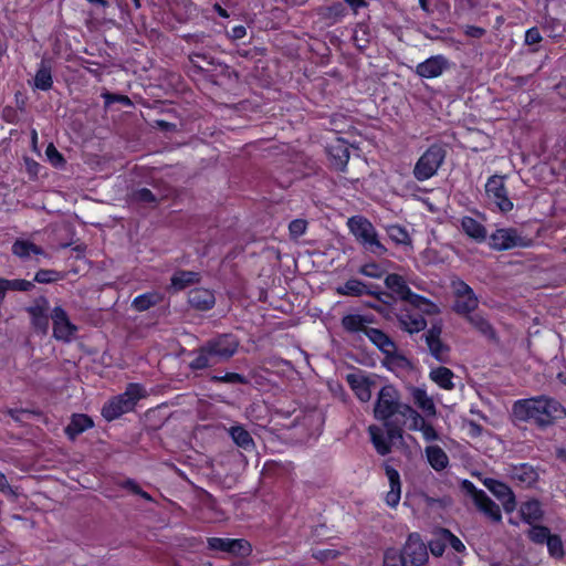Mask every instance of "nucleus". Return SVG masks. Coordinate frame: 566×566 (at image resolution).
Here are the masks:
<instances>
[{
	"label": "nucleus",
	"instance_id": "nucleus-22",
	"mask_svg": "<svg viewBox=\"0 0 566 566\" xmlns=\"http://www.w3.org/2000/svg\"><path fill=\"white\" fill-rule=\"evenodd\" d=\"M368 339L386 357H395L397 346L395 342L381 329L370 327L366 331Z\"/></svg>",
	"mask_w": 566,
	"mask_h": 566
},
{
	"label": "nucleus",
	"instance_id": "nucleus-9",
	"mask_svg": "<svg viewBox=\"0 0 566 566\" xmlns=\"http://www.w3.org/2000/svg\"><path fill=\"white\" fill-rule=\"evenodd\" d=\"M53 337L63 343H70L77 332V326L70 321L69 314L62 306H55L51 312Z\"/></svg>",
	"mask_w": 566,
	"mask_h": 566
},
{
	"label": "nucleus",
	"instance_id": "nucleus-39",
	"mask_svg": "<svg viewBox=\"0 0 566 566\" xmlns=\"http://www.w3.org/2000/svg\"><path fill=\"white\" fill-rule=\"evenodd\" d=\"M453 376L452 370L447 367H437L430 371V379L446 390L454 388Z\"/></svg>",
	"mask_w": 566,
	"mask_h": 566
},
{
	"label": "nucleus",
	"instance_id": "nucleus-18",
	"mask_svg": "<svg viewBox=\"0 0 566 566\" xmlns=\"http://www.w3.org/2000/svg\"><path fill=\"white\" fill-rule=\"evenodd\" d=\"M188 303L196 311H209L216 304L214 292L205 287L192 289L188 293Z\"/></svg>",
	"mask_w": 566,
	"mask_h": 566
},
{
	"label": "nucleus",
	"instance_id": "nucleus-10",
	"mask_svg": "<svg viewBox=\"0 0 566 566\" xmlns=\"http://www.w3.org/2000/svg\"><path fill=\"white\" fill-rule=\"evenodd\" d=\"M216 361L230 359L239 348V340L231 334H222L206 342Z\"/></svg>",
	"mask_w": 566,
	"mask_h": 566
},
{
	"label": "nucleus",
	"instance_id": "nucleus-23",
	"mask_svg": "<svg viewBox=\"0 0 566 566\" xmlns=\"http://www.w3.org/2000/svg\"><path fill=\"white\" fill-rule=\"evenodd\" d=\"M385 472L389 482L390 490L386 493L385 501L388 506L396 507L399 504L401 497V482L399 472L386 464Z\"/></svg>",
	"mask_w": 566,
	"mask_h": 566
},
{
	"label": "nucleus",
	"instance_id": "nucleus-15",
	"mask_svg": "<svg viewBox=\"0 0 566 566\" xmlns=\"http://www.w3.org/2000/svg\"><path fill=\"white\" fill-rule=\"evenodd\" d=\"M336 293L344 296H363L373 295L375 297L387 296V292L374 289V285H368L360 280L349 279L343 285L336 287Z\"/></svg>",
	"mask_w": 566,
	"mask_h": 566
},
{
	"label": "nucleus",
	"instance_id": "nucleus-13",
	"mask_svg": "<svg viewBox=\"0 0 566 566\" xmlns=\"http://www.w3.org/2000/svg\"><path fill=\"white\" fill-rule=\"evenodd\" d=\"M451 67V62L442 54L428 57L417 64L415 73L421 78H436Z\"/></svg>",
	"mask_w": 566,
	"mask_h": 566
},
{
	"label": "nucleus",
	"instance_id": "nucleus-45",
	"mask_svg": "<svg viewBox=\"0 0 566 566\" xmlns=\"http://www.w3.org/2000/svg\"><path fill=\"white\" fill-rule=\"evenodd\" d=\"M401 420H410L409 429L412 431H420L422 427L427 423L426 420L418 413L413 408L409 405L402 407Z\"/></svg>",
	"mask_w": 566,
	"mask_h": 566
},
{
	"label": "nucleus",
	"instance_id": "nucleus-36",
	"mask_svg": "<svg viewBox=\"0 0 566 566\" xmlns=\"http://www.w3.org/2000/svg\"><path fill=\"white\" fill-rule=\"evenodd\" d=\"M34 87L41 91H49L52 88L53 78H52V69L48 61L42 60L40 67L38 69L34 78H33Z\"/></svg>",
	"mask_w": 566,
	"mask_h": 566
},
{
	"label": "nucleus",
	"instance_id": "nucleus-63",
	"mask_svg": "<svg viewBox=\"0 0 566 566\" xmlns=\"http://www.w3.org/2000/svg\"><path fill=\"white\" fill-rule=\"evenodd\" d=\"M420 432L422 433L423 439L427 441H434L439 438L438 432L430 423H426L422 429H420Z\"/></svg>",
	"mask_w": 566,
	"mask_h": 566
},
{
	"label": "nucleus",
	"instance_id": "nucleus-54",
	"mask_svg": "<svg viewBox=\"0 0 566 566\" xmlns=\"http://www.w3.org/2000/svg\"><path fill=\"white\" fill-rule=\"evenodd\" d=\"M214 382H227V384H242L247 385L249 380L245 376L238 373H227L222 376H213L211 378Z\"/></svg>",
	"mask_w": 566,
	"mask_h": 566
},
{
	"label": "nucleus",
	"instance_id": "nucleus-7",
	"mask_svg": "<svg viewBox=\"0 0 566 566\" xmlns=\"http://www.w3.org/2000/svg\"><path fill=\"white\" fill-rule=\"evenodd\" d=\"M533 239L523 235L515 228L496 229L490 235V247L495 251H506L516 248L526 249L533 247Z\"/></svg>",
	"mask_w": 566,
	"mask_h": 566
},
{
	"label": "nucleus",
	"instance_id": "nucleus-4",
	"mask_svg": "<svg viewBox=\"0 0 566 566\" xmlns=\"http://www.w3.org/2000/svg\"><path fill=\"white\" fill-rule=\"evenodd\" d=\"M447 156L443 146L439 144L431 145L417 160L413 167V177L418 181H426L433 177Z\"/></svg>",
	"mask_w": 566,
	"mask_h": 566
},
{
	"label": "nucleus",
	"instance_id": "nucleus-61",
	"mask_svg": "<svg viewBox=\"0 0 566 566\" xmlns=\"http://www.w3.org/2000/svg\"><path fill=\"white\" fill-rule=\"evenodd\" d=\"M8 413L17 422H22L23 421V417H22L23 415H30V413H32V415H40L39 411H32V410L22 409V408H20V409H18V408L9 409Z\"/></svg>",
	"mask_w": 566,
	"mask_h": 566
},
{
	"label": "nucleus",
	"instance_id": "nucleus-34",
	"mask_svg": "<svg viewBox=\"0 0 566 566\" xmlns=\"http://www.w3.org/2000/svg\"><path fill=\"white\" fill-rule=\"evenodd\" d=\"M200 279L201 276L199 272L179 270L172 274L170 283L171 287L176 291H181L191 284L198 283Z\"/></svg>",
	"mask_w": 566,
	"mask_h": 566
},
{
	"label": "nucleus",
	"instance_id": "nucleus-19",
	"mask_svg": "<svg viewBox=\"0 0 566 566\" xmlns=\"http://www.w3.org/2000/svg\"><path fill=\"white\" fill-rule=\"evenodd\" d=\"M506 471L512 480L524 486H532L538 480V472L530 463L511 464Z\"/></svg>",
	"mask_w": 566,
	"mask_h": 566
},
{
	"label": "nucleus",
	"instance_id": "nucleus-38",
	"mask_svg": "<svg viewBox=\"0 0 566 566\" xmlns=\"http://www.w3.org/2000/svg\"><path fill=\"white\" fill-rule=\"evenodd\" d=\"M328 153L334 167L338 170H344L349 159V149L346 144L338 140L328 147Z\"/></svg>",
	"mask_w": 566,
	"mask_h": 566
},
{
	"label": "nucleus",
	"instance_id": "nucleus-52",
	"mask_svg": "<svg viewBox=\"0 0 566 566\" xmlns=\"http://www.w3.org/2000/svg\"><path fill=\"white\" fill-rule=\"evenodd\" d=\"M361 275L371 277V279H380L385 274V270L377 263L370 262L361 265L358 270Z\"/></svg>",
	"mask_w": 566,
	"mask_h": 566
},
{
	"label": "nucleus",
	"instance_id": "nucleus-35",
	"mask_svg": "<svg viewBox=\"0 0 566 566\" xmlns=\"http://www.w3.org/2000/svg\"><path fill=\"white\" fill-rule=\"evenodd\" d=\"M27 313L30 315L31 325L36 333L42 335H46L49 331V315L48 312L42 311L38 306H28L25 308Z\"/></svg>",
	"mask_w": 566,
	"mask_h": 566
},
{
	"label": "nucleus",
	"instance_id": "nucleus-59",
	"mask_svg": "<svg viewBox=\"0 0 566 566\" xmlns=\"http://www.w3.org/2000/svg\"><path fill=\"white\" fill-rule=\"evenodd\" d=\"M542 41L541 32L537 28H531L525 32V44L535 45Z\"/></svg>",
	"mask_w": 566,
	"mask_h": 566
},
{
	"label": "nucleus",
	"instance_id": "nucleus-41",
	"mask_svg": "<svg viewBox=\"0 0 566 566\" xmlns=\"http://www.w3.org/2000/svg\"><path fill=\"white\" fill-rule=\"evenodd\" d=\"M412 398L415 403L428 416L436 415V406L431 397H429L424 389L413 388Z\"/></svg>",
	"mask_w": 566,
	"mask_h": 566
},
{
	"label": "nucleus",
	"instance_id": "nucleus-47",
	"mask_svg": "<svg viewBox=\"0 0 566 566\" xmlns=\"http://www.w3.org/2000/svg\"><path fill=\"white\" fill-rule=\"evenodd\" d=\"M347 15V7L344 2H334L325 9L324 17L336 23Z\"/></svg>",
	"mask_w": 566,
	"mask_h": 566
},
{
	"label": "nucleus",
	"instance_id": "nucleus-44",
	"mask_svg": "<svg viewBox=\"0 0 566 566\" xmlns=\"http://www.w3.org/2000/svg\"><path fill=\"white\" fill-rule=\"evenodd\" d=\"M65 279V273L52 269H41L39 270L33 279V283H40V284H50L55 283L59 281H62Z\"/></svg>",
	"mask_w": 566,
	"mask_h": 566
},
{
	"label": "nucleus",
	"instance_id": "nucleus-5",
	"mask_svg": "<svg viewBox=\"0 0 566 566\" xmlns=\"http://www.w3.org/2000/svg\"><path fill=\"white\" fill-rule=\"evenodd\" d=\"M406 406L399 401L398 391L392 386H384L378 392L374 415L381 421L391 420L394 417L400 418L402 407Z\"/></svg>",
	"mask_w": 566,
	"mask_h": 566
},
{
	"label": "nucleus",
	"instance_id": "nucleus-51",
	"mask_svg": "<svg viewBox=\"0 0 566 566\" xmlns=\"http://www.w3.org/2000/svg\"><path fill=\"white\" fill-rule=\"evenodd\" d=\"M547 549L551 556L562 558L564 556V547L562 539L558 535H551L546 542Z\"/></svg>",
	"mask_w": 566,
	"mask_h": 566
},
{
	"label": "nucleus",
	"instance_id": "nucleus-1",
	"mask_svg": "<svg viewBox=\"0 0 566 566\" xmlns=\"http://www.w3.org/2000/svg\"><path fill=\"white\" fill-rule=\"evenodd\" d=\"M513 413L520 420L533 421L544 428L565 418L566 409L555 398L537 396L515 401Z\"/></svg>",
	"mask_w": 566,
	"mask_h": 566
},
{
	"label": "nucleus",
	"instance_id": "nucleus-29",
	"mask_svg": "<svg viewBox=\"0 0 566 566\" xmlns=\"http://www.w3.org/2000/svg\"><path fill=\"white\" fill-rule=\"evenodd\" d=\"M520 515L522 521L530 525L541 521L544 515L541 502L533 499L522 503L520 506Z\"/></svg>",
	"mask_w": 566,
	"mask_h": 566
},
{
	"label": "nucleus",
	"instance_id": "nucleus-25",
	"mask_svg": "<svg viewBox=\"0 0 566 566\" xmlns=\"http://www.w3.org/2000/svg\"><path fill=\"white\" fill-rule=\"evenodd\" d=\"M94 426L93 419L84 413H74L70 423L65 427V434L70 440H75L77 436Z\"/></svg>",
	"mask_w": 566,
	"mask_h": 566
},
{
	"label": "nucleus",
	"instance_id": "nucleus-55",
	"mask_svg": "<svg viewBox=\"0 0 566 566\" xmlns=\"http://www.w3.org/2000/svg\"><path fill=\"white\" fill-rule=\"evenodd\" d=\"M6 285L8 286V290L20 291V292H29L32 289H34V283L32 281H28V280H23V279H14V280L6 279Z\"/></svg>",
	"mask_w": 566,
	"mask_h": 566
},
{
	"label": "nucleus",
	"instance_id": "nucleus-6",
	"mask_svg": "<svg viewBox=\"0 0 566 566\" xmlns=\"http://www.w3.org/2000/svg\"><path fill=\"white\" fill-rule=\"evenodd\" d=\"M451 289L454 297L452 311L455 314L465 317L478 310L479 297L473 289L463 280L457 279L452 281Z\"/></svg>",
	"mask_w": 566,
	"mask_h": 566
},
{
	"label": "nucleus",
	"instance_id": "nucleus-60",
	"mask_svg": "<svg viewBox=\"0 0 566 566\" xmlns=\"http://www.w3.org/2000/svg\"><path fill=\"white\" fill-rule=\"evenodd\" d=\"M463 490L471 495L473 502L480 497V493H485L483 490L478 489L471 481L464 480L462 482Z\"/></svg>",
	"mask_w": 566,
	"mask_h": 566
},
{
	"label": "nucleus",
	"instance_id": "nucleus-26",
	"mask_svg": "<svg viewBox=\"0 0 566 566\" xmlns=\"http://www.w3.org/2000/svg\"><path fill=\"white\" fill-rule=\"evenodd\" d=\"M476 509L485 515L491 522L500 523L502 513L500 506L492 501L486 493H480V497L474 502Z\"/></svg>",
	"mask_w": 566,
	"mask_h": 566
},
{
	"label": "nucleus",
	"instance_id": "nucleus-64",
	"mask_svg": "<svg viewBox=\"0 0 566 566\" xmlns=\"http://www.w3.org/2000/svg\"><path fill=\"white\" fill-rule=\"evenodd\" d=\"M464 32H465V34H467L468 36L479 39V38H481L482 35H484L485 30H484V29H482V28H480V27H475V25H468V27L465 28V31H464Z\"/></svg>",
	"mask_w": 566,
	"mask_h": 566
},
{
	"label": "nucleus",
	"instance_id": "nucleus-49",
	"mask_svg": "<svg viewBox=\"0 0 566 566\" xmlns=\"http://www.w3.org/2000/svg\"><path fill=\"white\" fill-rule=\"evenodd\" d=\"M548 527L543 525H533L527 533L528 538L536 544H544L551 536Z\"/></svg>",
	"mask_w": 566,
	"mask_h": 566
},
{
	"label": "nucleus",
	"instance_id": "nucleus-11",
	"mask_svg": "<svg viewBox=\"0 0 566 566\" xmlns=\"http://www.w3.org/2000/svg\"><path fill=\"white\" fill-rule=\"evenodd\" d=\"M441 324H432L431 327L422 335L427 348L432 357L440 363H447L449 359L450 348L441 339Z\"/></svg>",
	"mask_w": 566,
	"mask_h": 566
},
{
	"label": "nucleus",
	"instance_id": "nucleus-58",
	"mask_svg": "<svg viewBox=\"0 0 566 566\" xmlns=\"http://www.w3.org/2000/svg\"><path fill=\"white\" fill-rule=\"evenodd\" d=\"M444 538L449 543V545L458 553H461L465 551L464 544L461 542L460 538H458L455 535H453L450 531L444 530Z\"/></svg>",
	"mask_w": 566,
	"mask_h": 566
},
{
	"label": "nucleus",
	"instance_id": "nucleus-27",
	"mask_svg": "<svg viewBox=\"0 0 566 566\" xmlns=\"http://www.w3.org/2000/svg\"><path fill=\"white\" fill-rule=\"evenodd\" d=\"M191 355H195L193 359L189 363L191 370H202L218 364L206 343L197 350H193Z\"/></svg>",
	"mask_w": 566,
	"mask_h": 566
},
{
	"label": "nucleus",
	"instance_id": "nucleus-57",
	"mask_svg": "<svg viewBox=\"0 0 566 566\" xmlns=\"http://www.w3.org/2000/svg\"><path fill=\"white\" fill-rule=\"evenodd\" d=\"M306 228H307V222L305 220L295 219V220L291 221L289 224L290 235L294 239H297L305 233Z\"/></svg>",
	"mask_w": 566,
	"mask_h": 566
},
{
	"label": "nucleus",
	"instance_id": "nucleus-42",
	"mask_svg": "<svg viewBox=\"0 0 566 566\" xmlns=\"http://www.w3.org/2000/svg\"><path fill=\"white\" fill-rule=\"evenodd\" d=\"M385 229L390 240H392L396 244H411V238L405 227L400 224H388Z\"/></svg>",
	"mask_w": 566,
	"mask_h": 566
},
{
	"label": "nucleus",
	"instance_id": "nucleus-3",
	"mask_svg": "<svg viewBox=\"0 0 566 566\" xmlns=\"http://www.w3.org/2000/svg\"><path fill=\"white\" fill-rule=\"evenodd\" d=\"M140 399L142 385L128 384L123 394L112 397L104 403L101 413L106 421L111 422L124 413L133 411Z\"/></svg>",
	"mask_w": 566,
	"mask_h": 566
},
{
	"label": "nucleus",
	"instance_id": "nucleus-16",
	"mask_svg": "<svg viewBox=\"0 0 566 566\" xmlns=\"http://www.w3.org/2000/svg\"><path fill=\"white\" fill-rule=\"evenodd\" d=\"M208 547L213 551L239 555H245L250 552V544L244 539L210 537L208 538Z\"/></svg>",
	"mask_w": 566,
	"mask_h": 566
},
{
	"label": "nucleus",
	"instance_id": "nucleus-50",
	"mask_svg": "<svg viewBox=\"0 0 566 566\" xmlns=\"http://www.w3.org/2000/svg\"><path fill=\"white\" fill-rule=\"evenodd\" d=\"M384 566H407L402 551L388 548L385 552Z\"/></svg>",
	"mask_w": 566,
	"mask_h": 566
},
{
	"label": "nucleus",
	"instance_id": "nucleus-20",
	"mask_svg": "<svg viewBox=\"0 0 566 566\" xmlns=\"http://www.w3.org/2000/svg\"><path fill=\"white\" fill-rule=\"evenodd\" d=\"M346 380L352 388V390L355 392L357 398L363 401L367 402L371 398V385L375 382L371 381L368 377L363 375L361 373H353L348 374L346 376Z\"/></svg>",
	"mask_w": 566,
	"mask_h": 566
},
{
	"label": "nucleus",
	"instance_id": "nucleus-24",
	"mask_svg": "<svg viewBox=\"0 0 566 566\" xmlns=\"http://www.w3.org/2000/svg\"><path fill=\"white\" fill-rule=\"evenodd\" d=\"M467 322L483 337H485L489 340L496 342L497 336L494 327L489 322V319L485 317V315L481 312H473L470 315L464 317Z\"/></svg>",
	"mask_w": 566,
	"mask_h": 566
},
{
	"label": "nucleus",
	"instance_id": "nucleus-32",
	"mask_svg": "<svg viewBox=\"0 0 566 566\" xmlns=\"http://www.w3.org/2000/svg\"><path fill=\"white\" fill-rule=\"evenodd\" d=\"M385 285L391 293L396 294L398 298L405 301L408 295H410V287L408 286L406 280L396 273L388 274L385 277Z\"/></svg>",
	"mask_w": 566,
	"mask_h": 566
},
{
	"label": "nucleus",
	"instance_id": "nucleus-8",
	"mask_svg": "<svg viewBox=\"0 0 566 566\" xmlns=\"http://www.w3.org/2000/svg\"><path fill=\"white\" fill-rule=\"evenodd\" d=\"M485 196L488 202L493 205L500 212L507 213L513 210V201L509 197L505 186V176L493 175L485 184Z\"/></svg>",
	"mask_w": 566,
	"mask_h": 566
},
{
	"label": "nucleus",
	"instance_id": "nucleus-21",
	"mask_svg": "<svg viewBox=\"0 0 566 566\" xmlns=\"http://www.w3.org/2000/svg\"><path fill=\"white\" fill-rule=\"evenodd\" d=\"M399 326L402 331L415 334L427 327V321L421 313L405 310L398 315Z\"/></svg>",
	"mask_w": 566,
	"mask_h": 566
},
{
	"label": "nucleus",
	"instance_id": "nucleus-48",
	"mask_svg": "<svg viewBox=\"0 0 566 566\" xmlns=\"http://www.w3.org/2000/svg\"><path fill=\"white\" fill-rule=\"evenodd\" d=\"M369 40H370V33H369L368 27L363 23L358 24L353 34V41H354L355 45L358 49L364 50L367 48Z\"/></svg>",
	"mask_w": 566,
	"mask_h": 566
},
{
	"label": "nucleus",
	"instance_id": "nucleus-37",
	"mask_svg": "<svg viewBox=\"0 0 566 566\" xmlns=\"http://www.w3.org/2000/svg\"><path fill=\"white\" fill-rule=\"evenodd\" d=\"M368 432L370 436V440L378 454L386 455L390 453L391 443L389 442L384 430L380 427H377L375 424L369 426Z\"/></svg>",
	"mask_w": 566,
	"mask_h": 566
},
{
	"label": "nucleus",
	"instance_id": "nucleus-28",
	"mask_svg": "<svg viewBox=\"0 0 566 566\" xmlns=\"http://www.w3.org/2000/svg\"><path fill=\"white\" fill-rule=\"evenodd\" d=\"M12 253L22 259L27 260L31 254L48 256L46 252L30 240L17 239L12 244Z\"/></svg>",
	"mask_w": 566,
	"mask_h": 566
},
{
	"label": "nucleus",
	"instance_id": "nucleus-30",
	"mask_svg": "<svg viewBox=\"0 0 566 566\" xmlns=\"http://www.w3.org/2000/svg\"><path fill=\"white\" fill-rule=\"evenodd\" d=\"M461 229L468 237L475 240L476 242L484 241L488 235L485 227L469 216H465L461 219Z\"/></svg>",
	"mask_w": 566,
	"mask_h": 566
},
{
	"label": "nucleus",
	"instance_id": "nucleus-14",
	"mask_svg": "<svg viewBox=\"0 0 566 566\" xmlns=\"http://www.w3.org/2000/svg\"><path fill=\"white\" fill-rule=\"evenodd\" d=\"M483 485L502 503L506 513L515 511L516 499L507 484L492 478H485Z\"/></svg>",
	"mask_w": 566,
	"mask_h": 566
},
{
	"label": "nucleus",
	"instance_id": "nucleus-53",
	"mask_svg": "<svg viewBox=\"0 0 566 566\" xmlns=\"http://www.w3.org/2000/svg\"><path fill=\"white\" fill-rule=\"evenodd\" d=\"M102 97L104 98L105 107H109L115 103H119L125 106L133 105L132 101L126 95L115 94L106 91L102 94Z\"/></svg>",
	"mask_w": 566,
	"mask_h": 566
},
{
	"label": "nucleus",
	"instance_id": "nucleus-17",
	"mask_svg": "<svg viewBox=\"0 0 566 566\" xmlns=\"http://www.w3.org/2000/svg\"><path fill=\"white\" fill-rule=\"evenodd\" d=\"M375 323V316L371 314H347L342 317L340 325L349 334L364 333L369 329V325Z\"/></svg>",
	"mask_w": 566,
	"mask_h": 566
},
{
	"label": "nucleus",
	"instance_id": "nucleus-33",
	"mask_svg": "<svg viewBox=\"0 0 566 566\" xmlns=\"http://www.w3.org/2000/svg\"><path fill=\"white\" fill-rule=\"evenodd\" d=\"M430 467L436 471H442L449 465V458L439 446H428L424 450Z\"/></svg>",
	"mask_w": 566,
	"mask_h": 566
},
{
	"label": "nucleus",
	"instance_id": "nucleus-46",
	"mask_svg": "<svg viewBox=\"0 0 566 566\" xmlns=\"http://www.w3.org/2000/svg\"><path fill=\"white\" fill-rule=\"evenodd\" d=\"M386 428V437L389 442L392 444L396 440L402 439V430L401 426L405 424V421L396 418L395 420L384 421Z\"/></svg>",
	"mask_w": 566,
	"mask_h": 566
},
{
	"label": "nucleus",
	"instance_id": "nucleus-62",
	"mask_svg": "<svg viewBox=\"0 0 566 566\" xmlns=\"http://www.w3.org/2000/svg\"><path fill=\"white\" fill-rule=\"evenodd\" d=\"M465 428H467L468 434L471 438L480 437L482 434V431H483L482 426L479 424L478 422L473 421V420L468 421L465 423Z\"/></svg>",
	"mask_w": 566,
	"mask_h": 566
},
{
	"label": "nucleus",
	"instance_id": "nucleus-2",
	"mask_svg": "<svg viewBox=\"0 0 566 566\" xmlns=\"http://www.w3.org/2000/svg\"><path fill=\"white\" fill-rule=\"evenodd\" d=\"M347 227L366 251L376 256H382L387 253L386 247L379 241L376 228L367 218L353 216L347 220Z\"/></svg>",
	"mask_w": 566,
	"mask_h": 566
},
{
	"label": "nucleus",
	"instance_id": "nucleus-40",
	"mask_svg": "<svg viewBox=\"0 0 566 566\" xmlns=\"http://www.w3.org/2000/svg\"><path fill=\"white\" fill-rule=\"evenodd\" d=\"M405 302H408L415 308L420 310L423 314L432 315L439 312L438 306L433 302L422 295L413 293L412 291Z\"/></svg>",
	"mask_w": 566,
	"mask_h": 566
},
{
	"label": "nucleus",
	"instance_id": "nucleus-31",
	"mask_svg": "<svg viewBox=\"0 0 566 566\" xmlns=\"http://www.w3.org/2000/svg\"><path fill=\"white\" fill-rule=\"evenodd\" d=\"M228 433L239 448L245 451H251L254 449V440L251 437L250 432L245 430L243 426H232L228 429Z\"/></svg>",
	"mask_w": 566,
	"mask_h": 566
},
{
	"label": "nucleus",
	"instance_id": "nucleus-56",
	"mask_svg": "<svg viewBox=\"0 0 566 566\" xmlns=\"http://www.w3.org/2000/svg\"><path fill=\"white\" fill-rule=\"evenodd\" d=\"M45 155L49 159V161L54 167H63L65 165V159L63 155L55 148L53 144H50L45 149Z\"/></svg>",
	"mask_w": 566,
	"mask_h": 566
},
{
	"label": "nucleus",
	"instance_id": "nucleus-12",
	"mask_svg": "<svg viewBox=\"0 0 566 566\" xmlns=\"http://www.w3.org/2000/svg\"><path fill=\"white\" fill-rule=\"evenodd\" d=\"M402 553L407 566H423L428 560L427 547L416 533L409 535Z\"/></svg>",
	"mask_w": 566,
	"mask_h": 566
},
{
	"label": "nucleus",
	"instance_id": "nucleus-43",
	"mask_svg": "<svg viewBox=\"0 0 566 566\" xmlns=\"http://www.w3.org/2000/svg\"><path fill=\"white\" fill-rule=\"evenodd\" d=\"M156 307V312L159 315H164L166 312V302L164 294L160 292H148L144 293V311Z\"/></svg>",
	"mask_w": 566,
	"mask_h": 566
}]
</instances>
